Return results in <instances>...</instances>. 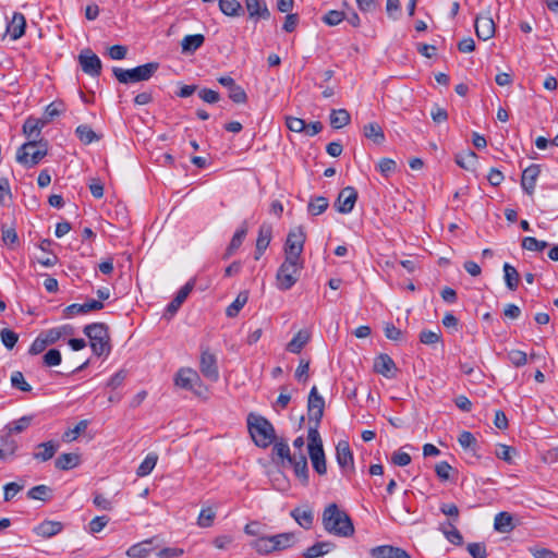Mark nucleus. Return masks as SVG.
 <instances>
[{
	"label": "nucleus",
	"mask_w": 558,
	"mask_h": 558,
	"mask_svg": "<svg viewBox=\"0 0 558 558\" xmlns=\"http://www.w3.org/2000/svg\"><path fill=\"white\" fill-rule=\"evenodd\" d=\"M322 523L326 532L339 537H351L355 532L350 515L335 502L324 509Z\"/></svg>",
	"instance_id": "f257e3e1"
},
{
	"label": "nucleus",
	"mask_w": 558,
	"mask_h": 558,
	"mask_svg": "<svg viewBox=\"0 0 558 558\" xmlns=\"http://www.w3.org/2000/svg\"><path fill=\"white\" fill-rule=\"evenodd\" d=\"M250 435L257 447L267 448L276 440L272 424L264 416L251 413L247 416Z\"/></svg>",
	"instance_id": "f03ea898"
},
{
	"label": "nucleus",
	"mask_w": 558,
	"mask_h": 558,
	"mask_svg": "<svg viewBox=\"0 0 558 558\" xmlns=\"http://www.w3.org/2000/svg\"><path fill=\"white\" fill-rule=\"evenodd\" d=\"M92 351L97 356H108L111 352L109 327L105 323H92L84 327Z\"/></svg>",
	"instance_id": "7ed1b4c3"
},
{
	"label": "nucleus",
	"mask_w": 558,
	"mask_h": 558,
	"mask_svg": "<svg viewBox=\"0 0 558 558\" xmlns=\"http://www.w3.org/2000/svg\"><path fill=\"white\" fill-rule=\"evenodd\" d=\"M48 154V141L29 140L17 148L16 161L26 168L38 165Z\"/></svg>",
	"instance_id": "20e7f679"
},
{
	"label": "nucleus",
	"mask_w": 558,
	"mask_h": 558,
	"mask_svg": "<svg viewBox=\"0 0 558 558\" xmlns=\"http://www.w3.org/2000/svg\"><path fill=\"white\" fill-rule=\"evenodd\" d=\"M303 267V259L284 257L276 275L278 289L281 291L290 290L296 283Z\"/></svg>",
	"instance_id": "39448f33"
},
{
	"label": "nucleus",
	"mask_w": 558,
	"mask_h": 558,
	"mask_svg": "<svg viewBox=\"0 0 558 558\" xmlns=\"http://www.w3.org/2000/svg\"><path fill=\"white\" fill-rule=\"evenodd\" d=\"M158 69V62H148L146 64L138 65L129 70L113 68L112 73L120 83L130 84L148 81L157 72Z\"/></svg>",
	"instance_id": "423d86ee"
},
{
	"label": "nucleus",
	"mask_w": 558,
	"mask_h": 558,
	"mask_svg": "<svg viewBox=\"0 0 558 558\" xmlns=\"http://www.w3.org/2000/svg\"><path fill=\"white\" fill-rule=\"evenodd\" d=\"M305 240L306 235L302 227L290 230L283 247L284 257L302 259Z\"/></svg>",
	"instance_id": "0eeeda50"
},
{
	"label": "nucleus",
	"mask_w": 558,
	"mask_h": 558,
	"mask_svg": "<svg viewBox=\"0 0 558 558\" xmlns=\"http://www.w3.org/2000/svg\"><path fill=\"white\" fill-rule=\"evenodd\" d=\"M78 63L82 71L93 77H98L101 74V60L89 48L81 51L78 54Z\"/></svg>",
	"instance_id": "6e6552de"
},
{
	"label": "nucleus",
	"mask_w": 558,
	"mask_h": 558,
	"mask_svg": "<svg viewBox=\"0 0 558 558\" xmlns=\"http://www.w3.org/2000/svg\"><path fill=\"white\" fill-rule=\"evenodd\" d=\"M199 371L205 378L216 383L219 379L217 357L209 349H203L201 353Z\"/></svg>",
	"instance_id": "1a4fd4ad"
},
{
	"label": "nucleus",
	"mask_w": 558,
	"mask_h": 558,
	"mask_svg": "<svg viewBox=\"0 0 558 558\" xmlns=\"http://www.w3.org/2000/svg\"><path fill=\"white\" fill-rule=\"evenodd\" d=\"M325 400L318 393L317 387L313 386L307 400V414L311 423L316 422L320 424L324 415Z\"/></svg>",
	"instance_id": "9d476101"
},
{
	"label": "nucleus",
	"mask_w": 558,
	"mask_h": 558,
	"mask_svg": "<svg viewBox=\"0 0 558 558\" xmlns=\"http://www.w3.org/2000/svg\"><path fill=\"white\" fill-rule=\"evenodd\" d=\"M194 286H195V281L194 279L192 280H189L175 294V296L173 298V300L167 305L166 310H165V313H163V318L167 319V320H170L175 314L177 312L179 311V308L181 307V305L183 304V302L186 300V298L189 296V294L192 292V290L194 289Z\"/></svg>",
	"instance_id": "9b49d317"
},
{
	"label": "nucleus",
	"mask_w": 558,
	"mask_h": 558,
	"mask_svg": "<svg viewBox=\"0 0 558 558\" xmlns=\"http://www.w3.org/2000/svg\"><path fill=\"white\" fill-rule=\"evenodd\" d=\"M356 199V190L353 186H347L340 191L335 207L341 214H349L353 210Z\"/></svg>",
	"instance_id": "f8f14e48"
},
{
	"label": "nucleus",
	"mask_w": 558,
	"mask_h": 558,
	"mask_svg": "<svg viewBox=\"0 0 558 558\" xmlns=\"http://www.w3.org/2000/svg\"><path fill=\"white\" fill-rule=\"evenodd\" d=\"M474 26L476 36L481 40H488L495 35L496 27L489 12L478 14Z\"/></svg>",
	"instance_id": "ddd939ff"
},
{
	"label": "nucleus",
	"mask_w": 558,
	"mask_h": 558,
	"mask_svg": "<svg viewBox=\"0 0 558 558\" xmlns=\"http://www.w3.org/2000/svg\"><path fill=\"white\" fill-rule=\"evenodd\" d=\"M219 84L227 87L229 90V98L235 104H245L247 101V94L244 88L235 83L231 76H220Z\"/></svg>",
	"instance_id": "4468645a"
},
{
	"label": "nucleus",
	"mask_w": 558,
	"mask_h": 558,
	"mask_svg": "<svg viewBox=\"0 0 558 558\" xmlns=\"http://www.w3.org/2000/svg\"><path fill=\"white\" fill-rule=\"evenodd\" d=\"M539 173L541 166L536 163H533L523 170L521 177V187L526 194L532 195L534 193L536 180Z\"/></svg>",
	"instance_id": "2eb2a0df"
},
{
	"label": "nucleus",
	"mask_w": 558,
	"mask_h": 558,
	"mask_svg": "<svg viewBox=\"0 0 558 558\" xmlns=\"http://www.w3.org/2000/svg\"><path fill=\"white\" fill-rule=\"evenodd\" d=\"M244 2L248 17L255 22L270 17V11L264 0H244Z\"/></svg>",
	"instance_id": "dca6fc26"
},
{
	"label": "nucleus",
	"mask_w": 558,
	"mask_h": 558,
	"mask_svg": "<svg viewBox=\"0 0 558 558\" xmlns=\"http://www.w3.org/2000/svg\"><path fill=\"white\" fill-rule=\"evenodd\" d=\"M198 381L199 375L192 368H180L174 377L175 386L185 390L194 388Z\"/></svg>",
	"instance_id": "f3484780"
},
{
	"label": "nucleus",
	"mask_w": 558,
	"mask_h": 558,
	"mask_svg": "<svg viewBox=\"0 0 558 558\" xmlns=\"http://www.w3.org/2000/svg\"><path fill=\"white\" fill-rule=\"evenodd\" d=\"M336 459L343 471L347 469L353 470V453L347 440H340L336 446Z\"/></svg>",
	"instance_id": "a211bd4d"
},
{
	"label": "nucleus",
	"mask_w": 558,
	"mask_h": 558,
	"mask_svg": "<svg viewBox=\"0 0 558 558\" xmlns=\"http://www.w3.org/2000/svg\"><path fill=\"white\" fill-rule=\"evenodd\" d=\"M372 558H412L404 549L390 545H381L371 549Z\"/></svg>",
	"instance_id": "6ab92c4d"
},
{
	"label": "nucleus",
	"mask_w": 558,
	"mask_h": 558,
	"mask_svg": "<svg viewBox=\"0 0 558 558\" xmlns=\"http://www.w3.org/2000/svg\"><path fill=\"white\" fill-rule=\"evenodd\" d=\"M288 463L293 468L295 476L302 482L303 485L308 484V466L307 459L304 453L299 456L293 454Z\"/></svg>",
	"instance_id": "aec40b11"
},
{
	"label": "nucleus",
	"mask_w": 558,
	"mask_h": 558,
	"mask_svg": "<svg viewBox=\"0 0 558 558\" xmlns=\"http://www.w3.org/2000/svg\"><path fill=\"white\" fill-rule=\"evenodd\" d=\"M248 231L247 222L243 221L240 228L234 232L226 252L222 255V259H229L235 252L241 247Z\"/></svg>",
	"instance_id": "412c9836"
},
{
	"label": "nucleus",
	"mask_w": 558,
	"mask_h": 558,
	"mask_svg": "<svg viewBox=\"0 0 558 558\" xmlns=\"http://www.w3.org/2000/svg\"><path fill=\"white\" fill-rule=\"evenodd\" d=\"M374 368L376 373L392 378L396 376L397 366L393 360L388 354H380L375 359Z\"/></svg>",
	"instance_id": "4be33fe9"
},
{
	"label": "nucleus",
	"mask_w": 558,
	"mask_h": 558,
	"mask_svg": "<svg viewBox=\"0 0 558 558\" xmlns=\"http://www.w3.org/2000/svg\"><path fill=\"white\" fill-rule=\"evenodd\" d=\"M63 530V524L59 521L45 520L33 529V532L43 538H50Z\"/></svg>",
	"instance_id": "5701e85b"
},
{
	"label": "nucleus",
	"mask_w": 558,
	"mask_h": 558,
	"mask_svg": "<svg viewBox=\"0 0 558 558\" xmlns=\"http://www.w3.org/2000/svg\"><path fill=\"white\" fill-rule=\"evenodd\" d=\"M25 27V16L20 12H15L12 16V20L7 25V33L9 34L11 39L16 40L24 35Z\"/></svg>",
	"instance_id": "b1692460"
},
{
	"label": "nucleus",
	"mask_w": 558,
	"mask_h": 558,
	"mask_svg": "<svg viewBox=\"0 0 558 558\" xmlns=\"http://www.w3.org/2000/svg\"><path fill=\"white\" fill-rule=\"evenodd\" d=\"M47 124V120L28 117L23 124V133L29 140H39L41 129Z\"/></svg>",
	"instance_id": "393cba45"
},
{
	"label": "nucleus",
	"mask_w": 558,
	"mask_h": 558,
	"mask_svg": "<svg viewBox=\"0 0 558 558\" xmlns=\"http://www.w3.org/2000/svg\"><path fill=\"white\" fill-rule=\"evenodd\" d=\"M104 308V303L96 300H89L84 304L73 303L64 308L66 315L86 314L92 311H100Z\"/></svg>",
	"instance_id": "a878e982"
},
{
	"label": "nucleus",
	"mask_w": 558,
	"mask_h": 558,
	"mask_svg": "<svg viewBox=\"0 0 558 558\" xmlns=\"http://www.w3.org/2000/svg\"><path fill=\"white\" fill-rule=\"evenodd\" d=\"M335 548H336V545L332 542H327V541L317 542L314 545L306 548L302 553V556L304 558H318V557H323V556L327 555Z\"/></svg>",
	"instance_id": "bb28decb"
},
{
	"label": "nucleus",
	"mask_w": 558,
	"mask_h": 558,
	"mask_svg": "<svg viewBox=\"0 0 558 558\" xmlns=\"http://www.w3.org/2000/svg\"><path fill=\"white\" fill-rule=\"evenodd\" d=\"M36 448L38 451L34 452V459L41 462H46L53 458V456L59 449V444L54 442L53 440H49L46 442L38 444Z\"/></svg>",
	"instance_id": "cd10ccee"
},
{
	"label": "nucleus",
	"mask_w": 558,
	"mask_h": 558,
	"mask_svg": "<svg viewBox=\"0 0 558 558\" xmlns=\"http://www.w3.org/2000/svg\"><path fill=\"white\" fill-rule=\"evenodd\" d=\"M308 456L312 461L313 469L319 474L324 475L327 472L326 457L324 448L311 447Z\"/></svg>",
	"instance_id": "c85d7f7f"
},
{
	"label": "nucleus",
	"mask_w": 558,
	"mask_h": 558,
	"mask_svg": "<svg viewBox=\"0 0 558 558\" xmlns=\"http://www.w3.org/2000/svg\"><path fill=\"white\" fill-rule=\"evenodd\" d=\"M270 536L274 544L272 548H275L276 551L291 548L296 543V535L294 532L279 533Z\"/></svg>",
	"instance_id": "c756f323"
},
{
	"label": "nucleus",
	"mask_w": 558,
	"mask_h": 558,
	"mask_svg": "<svg viewBox=\"0 0 558 558\" xmlns=\"http://www.w3.org/2000/svg\"><path fill=\"white\" fill-rule=\"evenodd\" d=\"M311 333L306 329L299 330L291 341L287 344V351L291 353H300L302 349L308 343Z\"/></svg>",
	"instance_id": "7c9ffc66"
},
{
	"label": "nucleus",
	"mask_w": 558,
	"mask_h": 558,
	"mask_svg": "<svg viewBox=\"0 0 558 558\" xmlns=\"http://www.w3.org/2000/svg\"><path fill=\"white\" fill-rule=\"evenodd\" d=\"M290 515L305 530H310L313 526L314 515L311 509L298 507L290 512Z\"/></svg>",
	"instance_id": "2f4dec72"
},
{
	"label": "nucleus",
	"mask_w": 558,
	"mask_h": 558,
	"mask_svg": "<svg viewBox=\"0 0 558 558\" xmlns=\"http://www.w3.org/2000/svg\"><path fill=\"white\" fill-rule=\"evenodd\" d=\"M363 134L366 138L373 141L377 145L385 142V133L383 128L377 122H369L364 125Z\"/></svg>",
	"instance_id": "473e14b6"
},
{
	"label": "nucleus",
	"mask_w": 558,
	"mask_h": 558,
	"mask_svg": "<svg viewBox=\"0 0 558 558\" xmlns=\"http://www.w3.org/2000/svg\"><path fill=\"white\" fill-rule=\"evenodd\" d=\"M3 432V434H0V449L3 452V459H5L7 457H13L15 454L19 449V444L12 438V434H9L8 430Z\"/></svg>",
	"instance_id": "72a5a7b5"
},
{
	"label": "nucleus",
	"mask_w": 558,
	"mask_h": 558,
	"mask_svg": "<svg viewBox=\"0 0 558 558\" xmlns=\"http://www.w3.org/2000/svg\"><path fill=\"white\" fill-rule=\"evenodd\" d=\"M204 41L205 37L202 34L186 35L181 41L182 52L194 53L203 46Z\"/></svg>",
	"instance_id": "f704fd0d"
},
{
	"label": "nucleus",
	"mask_w": 558,
	"mask_h": 558,
	"mask_svg": "<svg viewBox=\"0 0 558 558\" xmlns=\"http://www.w3.org/2000/svg\"><path fill=\"white\" fill-rule=\"evenodd\" d=\"M75 135L84 145H89L93 142L100 141L101 138V135L94 132L88 124H80L75 129Z\"/></svg>",
	"instance_id": "c9c22d12"
},
{
	"label": "nucleus",
	"mask_w": 558,
	"mask_h": 558,
	"mask_svg": "<svg viewBox=\"0 0 558 558\" xmlns=\"http://www.w3.org/2000/svg\"><path fill=\"white\" fill-rule=\"evenodd\" d=\"M330 125L333 129H341L351 121V116L345 109H332L329 116Z\"/></svg>",
	"instance_id": "e433bc0d"
},
{
	"label": "nucleus",
	"mask_w": 558,
	"mask_h": 558,
	"mask_svg": "<svg viewBox=\"0 0 558 558\" xmlns=\"http://www.w3.org/2000/svg\"><path fill=\"white\" fill-rule=\"evenodd\" d=\"M504 274H505L504 278H505L506 287L510 291H515L520 283V275H519L518 270L515 269V267H513L509 263H505L504 264Z\"/></svg>",
	"instance_id": "4c0bfd02"
},
{
	"label": "nucleus",
	"mask_w": 558,
	"mask_h": 558,
	"mask_svg": "<svg viewBox=\"0 0 558 558\" xmlns=\"http://www.w3.org/2000/svg\"><path fill=\"white\" fill-rule=\"evenodd\" d=\"M78 463L80 456L76 453H62L54 461L56 468L62 471L74 469Z\"/></svg>",
	"instance_id": "58836bf2"
},
{
	"label": "nucleus",
	"mask_w": 558,
	"mask_h": 558,
	"mask_svg": "<svg viewBox=\"0 0 558 558\" xmlns=\"http://www.w3.org/2000/svg\"><path fill=\"white\" fill-rule=\"evenodd\" d=\"M513 518L509 512L501 511L496 514L494 520V527L500 533L510 532L513 529Z\"/></svg>",
	"instance_id": "ea45409f"
},
{
	"label": "nucleus",
	"mask_w": 558,
	"mask_h": 558,
	"mask_svg": "<svg viewBox=\"0 0 558 558\" xmlns=\"http://www.w3.org/2000/svg\"><path fill=\"white\" fill-rule=\"evenodd\" d=\"M251 546L259 555H269L276 551L275 548H272L274 544L271 536H259L251 542Z\"/></svg>",
	"instance_id": "a19ab883"
},
{
	"label": "nucleus",
	"mask_w": 558,
	"mask_h": 558,
	"mask_svg": "<svg viewBox=\"0 0 558 558\" xmlns=\"http://www.w3.org/2000/svg\"><path fill=\"white\" fill-rule=\"evenodd\" d=\"M248 301V292L247 291H241L235 300L227 307L226 315L228 317H235L240 313V311L244 307V305Z\"/></svg>",
	"instance_id": "79ce46f5"
},
{
	"label": "nucleus",
	"mask_w": 558,
	"mask_h": 558,
	"mask_svg": "<svg viewBox=\"0 0 558 558\" xmlns=\"http://www.w3.org/2000/svg\"><path fill=\"white\" fill-rule=\"evenodd\" d=\"M158 456L155 452L148 453L137 468L136 475L140 477H144L150 474L154 468L156 466Z\"/></svg>",
	"instance_id": "37998d69"
},
{
	"label": "nucleus",
	"mask_w": 558,
	"mask_h": 558,
	"mask_svg": "<svg viewBox=\"0 0 558 558\" xmlns=\"http://www.w3.org/2000/svg\"><path fill=\"white\" fill-rule=\"evenodd\" d=\"M32 415H24L19 420L12 421L8 423L4 427V430H8L9 434H19L24 432L32 423Z\"/></svg>",
	"instance_id": "c03bdc74"
},
{
	"label": "nucleus",
	"mask_w": 558,
	"mask_h": 558,
	"mask_svg": "<svg viewBox=\"0 0 558 558\" xmlns=\"http://www.w3.org/2000/svg\"><path fill=\"white\" fill-rule=\"evenodd\" d=\"M220 11L228 16H239L242 12V5L238 0H218Z\"/></svg>",
	"instance_id": "a18cd8bd"
},
{
	"label": "nucleus",
	"mask_w": 558,
	"mask_h": 558,
	"mask_svg": "<svg viewBox=\"0 0 558 558\" xmlns=\"http://www.w3.org/2000/svg\"><path fill=\"white\" fill-rule=\"evenodd\" d=\"M272 238V227L268 223H263L258 229V235L256 240V246L259 248H266L269 246Z\"/></svg>",
	"instance_id": "49530a36"
},
{
	"label": "nucleus",
	"mask_w": 558,
	"mask_h": 558,
	"mask_svg": "<svg viewBox=\"0 0 558 558\" xmlns=\"http://www.w3.org/2000/svg\"><path fill=\"white\" fill-rule=\"evenodd\" d=\"M329 206V202H328V198L324 197V196H315L313 198H311L308 205H307V209H308V213L312 214L313 216H318L320 214H323Z\"/></svg>",
	"instance_id": "de8ad7c7"
},
{
	"label": "nucleus",
	"mask_w": 558,
	"mask_h": 558,
	"mask_svg": "<svg viewBox=\"0 0 558 558\" xmlns=\"http://www.w3.org/2000/svg\"><path fill=\"white\" fill-rule=\"evenodd\" d=\"M52 489L47 485H37L27 492V497L35 500H49L51 498Z\"/></svg>",
	"instance_id": "09e8293b"
},
{
	"label": "nucleus",
	"mask_w": 558,
	"mask_h": 558,
	"mask_svg": "<svg viewBox=\"0 0 558 558\" xmlns=\"http://www.w3.org/2000/svg\"><path fill=\"white\" fill-rule=\"evenodd\" d=\"M89 422L87 420L80 421L74 428H69L62 435V440L65 442H71L75 440L82 433H84L88 427Z\"/></svg>",
	"instance_id": "8fccbe9b"
},
{
	"label": "nucleus",
	"mask_w": 558,
	"mask_h": 558,
	"mask_svg": "<svg viewBox=\"0 0 558 558\" xmlns=\"http://www.w3.org/2000/svg\"><path fill=\"white\" fill-rule=\"evenodd\" d=\"M154 538L146 539L143 543L132 545L128 550L126 555L131 558H146L150 549L145 547V544H151Z\"/></svg>",
	"instance_id": "3c124183"
},
{
	"label": "nucleus",
	"mask_w": 558,
	"mask_h": 558,
	"mask_svg": "<svg viewBox=\"0 0 558 558\" xmlns=\"http://www.w3.org/2000/svg\"><path fill=\"white\" fill-rule=\"evenodd\" d=\"M458 442L460 444V446L463 449H469L474 453L476 452L477 440L471 432H468V430L461 432L458 437Z\"/></svg>",
	"instance_id": "603ef678"
},
{
	"label": "nucleus",
	"mask_w": 558,
	"mask_h": 558,
	"mask_svg": "<svg viewBox=\"0 0 558 558\" xmlns=\"http://www.w3.org/2000/svg\"><path fill=\"white\" fill-rule=\"evenodd\" d=\"M11 385L13 388L19 389L23 392H29L32 386L25 380L24 375L20 371H15L11 375Z\"/></svg>",
	"instance_id": "864d4df0"
},
{
	"label": "nucleus",
	"mask_w": 558,
	"mask_h": 558,
	"mask_svg": "<svg viewBox=\"0 0 558 558\" xmlns=\"http://www.w3.org/2000/svg\"><path fill=\"white\" fill-rule=\"evenodd\" d=\"M216 512L211 508L201 510L197 518V525L201 527H210L214 524Z\"/></svg>",
	"instance_id": "5fc2aeb1"
},
{
	"label": "nucleus",
	"mask_w": 558,
	"mask_h": 558,
	"mask_svg": "<svg viewBox=\"0 0 558 558\" xmlns=\"http://www.w3.org/2000/svg\"><path fill=\"white\" fill-rule=\"evenodd\" d=\"M477 160V155L473 150H468L463 156H457L456 162L463 169H472Z\"/></svg>",
	"instance_id": "6e6d98bb"
},
{
	"label": "nucleus",
	"mask_w": 558,
	"mask_h": 558,
	"mask_svg": "<svg viewBox=\"0 0 558 558\" xmlns=\"http://www.w3.org/2000/svg\"><path fill=\"white\" fill-rule=\"evenodd\" d=\"M0 338L3 345L7 349L12 350L19 340V335L11 329L3 328L0 330Z\"/></svg>",
	"instance_id": "4d7b16f0"
},
{
	"label": "nucleus",
	"mask_w": 558,
	"mask_h": 558,
	"mask_svg": "<svg viewBox=\"0 0 558 558\" xmlns=\"http://www.w3.org/2000/svg\"><path fill=\"white\" fill-rule=\"evenodd\" d=\"M547 246H548L547 242L539 241L533 236H525L522 240V247L527 251L542 252Z\"/></svg>",
	"instance_id": "13d9d810"
},
{
	"label": "nucleus",
	"mask_w": 558,
	"mask_h": 558,
	"mask_svg": "<svg viewBox=\"0 0 558 558\" xmlns=\"http://www.w3.org/2000/svg\"><path fill=\"white\" fill-rule=\"evenodd\" d=\"M61 361L62 355L58 349H50L43 356V363L48 367L58 366L60 365Z\"/></svg>",
	"instance_id": "bf43d9fd"
},
{
	"label": "nucleus",
	"mask_w": 558,
	"mask_h": 558,
	"mask_svg": "<svg viewBox=\"0 0 558 558\" xmlns=\"http://www.w3.org/2000/svg\"><path fill=\"white\" fill-rule=\"evenodd\" d=\"M314 424L310 426L308 428V435H307V440H308V449L313 446V447H318V448H323V441H322V438H320V434L318 432V427H319V424H317L316 422H313Z\"/></svg>",
	"instance_id": "052dcab7"
},
{
	"label": "nucleus",
	"mask_w": 558,
	"mask_h": 558,
	"mask_svg": "<svg viewBox=\"0 0 558 558\" xmlns=\"http://www.w3.org/2000/svg\"><path fill=\"white\" fill-rule=\"evenodd\" d=\"M345 19V15L342 11L330 10L323 16V22L329 26H336L340 24Z\"/></svg>",
	"instance_id": "680f3d73"
},
{
	"label": "nucleus",
	"mask_w": 558,
	"mask_h": 558,
	"mask_svg": "<svg viewBox=\"0 0 558 558\" xmlns=\"http://www.w3.org/2000/svg\"><path fill=\"white\" fill-rule=\"evenodd\" d=\"M64 111V106L62 102L53 101L49 104L45 109L44 120H47V123L51 121L54 117L60 116Z\"/></svg>",
	"instance_id": "e2e57ef3"
},
{
	"label": "nucleus",
	"mask_w": 558,
	"mask_h": 558,
	"mask_svg": "<svg viewBox=\"0 0 558 558\" xmlns=\"http://www.w3.org/2000/svg\"><path fill=\"white\" fill-rule=\"evenodd\" d=\"M378 170L384 177H389L397 169V163L393 159L383 158L378 162Z\"/></svg>",
	"instance_id": "0e129e2a"
},
{
	"label": "nucleus",
	"mask_w": 558,
	"mask_h": 558,
	"mask_svg": "<svg viewBox=\"0 0 558 558\" xmlns=\"http://www.w3.org/2000/svg\"><path fill=\"white\" fill-rule=\"evenodd\" d=\"M508 359L511 362V364L514 365L515 367H521L525 365L527 362L526 353L521 350H511L508 353Z\"/></svg>",
	"instance_id": "69168bd1"
},
{
	"label": "nucleus",
	"mask_w": 558,
	"mask_h": 558,
	"mask_svg": "<svg viewBox=\"0 0 558 558\" xmlns=\"http://www.w3.org/2000/svg\"><path fill=\"white\" fill-rule=\"evenodd\" d=\"M272 451L280 459L286 460L287 462L292 458V454L290 452V448H289L288 444L284 442V441L274 442Z\"/></svg>",
	"instance_id": "338daca9"
},
{
	"label": "nucleus",
	"mask_w": 558,
	"mask_h": 558,
	"mask_svg": "<svg viewBox=\"0 0 558 558\" xmlns=\"http://www.w3.org/2000/svg\"><path fill=\"white\" fill-rule=\"evenodd\" d=\"M466 549L473 558H487L486 546L483 543H470Z\"/></svg>",
	"instance_id": "774afa93"
}]
</instances>
